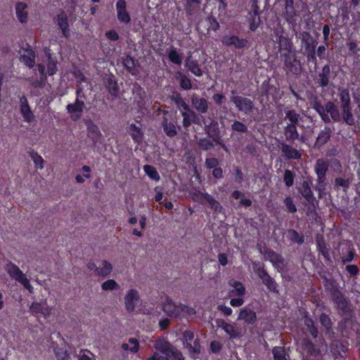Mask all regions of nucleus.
<instances>
[{"label": "nucleus", "instance_id": "f257e3e1", "mask_svg": "<svg viewBox=\"0 0 360 360\" xmlns=\"http://www.w3.org/2000/svg\"><path fill=\"white\" fill-rule=\"evenodd\" d=\"M309 103L325 123L341 122L340 109L333 101H328L323 105L316 96H312L309 98Z\"/></svg>", "mask_w": 360, "mask_h": 360}, {"label": "nucleus", "instance_id": "f03ea898", "mask_svg": "<svg viewBox=\"0 0 360 360\" xmlns=\"http://www.w3.org/2000/svg\"><path fill=\"white\" fill-rule=\"evenodd\" d=\"M155 352L148 360H185L182 352L165 338L153 341Z\"/></svg>", "mask_w": 360, "mask_h": 360}, {"label": "nucleus", "instance_id": "7ed1b4c3", "mask_svg": "<svg viewBox=\"0 0 360 360\" xmlns=\"http://www.w3.org/2000/svg\"><path fill=\"white\" fill-rule=\"evenodd\" d=\"M202 123L205 126V131L206 134L212 139V141L207 138L200 139L198 142L199 147L204 150H208L214 147L213 141H214L217 144L222 145L223 148L226 150V148L224 144L222 143V141L219 136L218 123L214 121L209 124H207L205 121H203Z\"/></svg>", "mask_w": 360, "mask_h": 360}, {"label": "nucleus", "instance_id": "20e7f679", "mask_svg": "<svg viewBox=\"0 0 360 360\" xmlns=\"http://www.w3.org/2000/svg\"><path fill=\"white\" fill-rule=\"evenodd\" d=\"M162 310L167 316L176 319H181L187 315L195 314L194 308L181 303L176 304L169 297H167L162 302Z\"/></svg>", "mask_w": 360, "mask_h": 360}, {"label": "nucleus", "instance_id": "39448f33", "mask_svg": "<svg viewBox=\"0 0 360 360\" xmlns=\"http://www.w3.org/2000/svg\"><path fill=\"white\" fill-rule=\"evenodd\" d=\"M328 167L329 162L323 158L317 159L314 165V172L317 176V186L316 190L319 192V198H321V194L326 188V174L328 170Z\"/></svg>", "mask_w": 360, "mask_h": 360}, {"label": "nucleus", "instance_id": "423d86ee", "mask_svg": "<svg viewBox=\"0 0 360 360\" xmlns=\"http://www.w3.org/2000/svg\"><path fill=\"white\" fill-rule=\"evenodd\" d=\"M281 58L283 61V68L293 75L299 74L301 69V63L297 59L295 51L290 53H281Z\"/></svg>", "mask_w": 360, "mask_h": 360}, {"label": "nucleus", "instance_id": "0eeeda50", "mask_svg": "<svg viewBox=\"0 0 360 360\" xmlns=\"http://www.w3.org/2000/svg\"><path fill=\"white\" fill-rule=\"evenodd\" d=\"M82 93V89L77 90V98L74 103H70L66 106V110L70 115V117L72 121L79 120L82 115L84 108V101L79 100L78 96Z\"/></svg>", "mask_w": 360, "mask_h": 360}, {"label": "nucleus", "instance_id": "6e6552de", "mask_svg": "<svg viewBox=\"0 0 360 360\" xmlns=\"http://www.w3.org/2000/svg\"><path fill=\"white\" fill-rule=\"evenodd\" d=\"M140 302L139 291L135 288H130L124 295V305L127 313H133Z\"/></svg>", "mask_w": 360, "mask_h": 360}, {"label": "nucleus", "instance_id": "1a4fd4ad", "mask_svg": "<svg viewBox=\"0 0 360 360\" xmlns=\"http://www.w3.org/2000/svg\"><path fill=\"white\" fill-rule=\"evenodd\" d=\"M231 101L235 105L237 110L245 114L250 113L254 108L253 101L246 97L241 96H232Z\"/></svg>", "mask_w": 360, "mask_h": 360}, {"label": "nucleus", "instance_id": "9d476101", "mask_svg": "<svg viewBox=\"0 0 360 360\" xmlns=\"http://www.w3.org/2000/svg\"><path fill=\"white\" fill-rule=\"evenodd\" d=\"M354 179V174L351 172L350 169L347 167L342 176H338L334 180V186L335 189H340V188L346 192L352 181Z\"/></svg>", "mask_w": 360, "mask_h": 360}, {"label": "nucleus", "instance_id": "9b49d317", "mask_svg": "<svg viewBox=\"0 0 360 360\" xmlns=\"http://www.w3.org/2000/svg\"><path fill=\"white\" fill-rule=\"evenodd\" d=\"M218 327L222 328L231 339L238 338L242 336V330L235 323H229L224 319L216 321Z\"/></svg>", "mask_w": 360, "mask_h": 360}, {"label": "nucleus", "instance_id": "f8f14e48", "mask_svg": "<svg viewBox=\"0 0 360 360\" xmlns=\"http://www.w3.org/2000/svg\"><path fill=\"white\" fill-rule=\"evenodd\" d=\"M255 271L258 277L261 278L264 285L272 292H276L277 284L276 281L269 275L266 270L262 266L254 267Z\"/></svg>", "mask_w": 360, "mask_h": 360}, {"label": "nucleus", "instance_id": "ddd939ff", "mask_svg": "<svg viewBox=\"0 0 360 360\" xmlns=\"http://www.w3.org/2000/svg\"><path fill=\"white\" fill-rule=\"evenodd\" d=\"M298 191L309 205L312 206L315 205L316 200L311 190L309 181H303Z\"/></svg>", "mask_w": 360, "mask_h": 360}, {"label": "nucleus", "instance_id": "4468645a", "mask_svg": "<svg viewBox=\"0 0 360 360\" xmlns=\"http://www.w3.org/2000/svg\"><path fill=\"white\" fill-rule=\"evenodd\" d=\"M4 268L10 277L18 283H20L26 277L20 268L11 261L7 262Z\"/></svg>", "mask_w": 360, "mask_h": 360}, {"label": "nucleus", "instance_id": "2eb2a0df", "mask_svg": "<svg viewBox=\"0 0 360 360\" xmlns=\"http://www.w3.org/2000/svg\"><path fill=\"white\" fill-rule=\"evenodd\" d=\"M191 101L195 110L201 114H205L208 111L209 101L198 94H193L191 96Z\"/></svg>", "mask_w": 360, "mask_h": 360}, {"label": "nucleus", "instance_id": "dca6fc26", "mask_svg": "<svg viewBox=\"0 0 360 360\" xmlns=\"http://www.w3.org/2000/svg\"><path fill=\"white\" fill-rule=\"evenodd\" d=\"M20 110L24 121L31 122L34 120V115L30 109L27 98L22 96L20 98Z\"/></svg>", "mask_w": 360, "mask_h": 360}, {"label": "nucleus", "instance_id": "f3484780", "mask_svg": "<svg viewBox=\"0 0 360 360\" xmlns=\"http://www.w3.org/2000/svg\"><path fill=\"white\" fill-rule=\"evenodd\" d=\"M197 196L201 200L202 203L206 202L214 212H221L222 207L220 203L210 194L207 193H199Z\"/></svg>", "mask_w": 360, "mask_h": 360}, {"label": "nucleus", "instance_id": "a211bd4d", "mask_svg": "<svg viewBox=\"0 0 360 360\" xmlns=\"http://www.w3.org/2000/svg\"><path fill=\"white\" fill-rule=\"evenodd\" d=\"M116 11L117 19L120 22L129 23L131 20L130 15L127 11V4L125 0H117L116 3Z\"/></svg>", "mask_w": 360, "mask_h": 360}, {"label": "nucleus", "instance_id": "6ab92c4d", "mask_svg": "<svg viewBox=\"0 0 360 360\" xmlns=\"http://www.w3.org/2000/svg\"><path fill=\"white\" fill-rule=\"evenodd\" d=\"M30 312L33 315L41 314L44 318H48L51 315V309L46 303L42 304L38 302H34L30 307Z\"/></svg>", "mask_w": 360, "mask_h": 360}, {"label": "nucleus", "instance_id": "aec40b11", "mask_svg": "<svg viewBox=\"0 0 360 360\" xmlns=\"http://www.w3.org/2000/svg\"><path fill=\"white\" fill-rule=\"evenodd\" d=\"M331 295L337 308L343 312L347 311V301L344 295L339 290L335 289L332 292Z\"/></svg>", "mask_w": 360, "mask_h": 360}, {"label": "nucleus", "instance_id": "412c9836", "mask_svg": "<svg viewBox=\"0 0 360 360\" xmlns=\"http://www.w3.org/2000/svg\"><path fill=\"white\" fill-rule=\"evenodd\" d=\"M281 150L283 156L288 160H300L302 158V153L291 146L282 143Z\"/></svg>", "mask_w": 360, "mask_h": 360}, {"label": "nucleus", "instance_id": "4be33fe9", "mask_svg": "<svg viewBox=\"0 0 360 360\" xmlns=\"http://www.w3.org/2000/svg\"><path fill=\"white\" fill-rule=\"evenodd\" d=\"M278 44V51L281 53H290L295 51L293 43L290 38L285 36L281 37L278 41H275Z\"/></svg>", "mask_w": 360, "mask_h": 360}, {"label": "nucleus", "instance_id": "5701e85b", "mask_svg": "<svg viewBox=\"0 0 360 360\" xmlns=\"http://www.w3.org/2000/svg\"><path fill=\"white\" fill-rule=\"evenodd\" d=\"M330 68L328 65H325L321 71L318 74L316 83L321 87H326L328 85L330 77Z\"/></svg>", "mask_w": 360, "mask_h": 360}, {"label": "nucleus", "instance_id": "b1692460", "mask_svg": "<svg viewBox=\"0 0 360 360\" xmlns=\"http://www.w3.org/2000/svg\"><path fill=\"white\" fill-rule=\"evenodd\" d=\"M331 134V129L329 127H325L324 129L318 134L314 147L320 149L330 140Z\"/></svg>", "mask_w": 360, "mask_h": 360}, {"label": "nucleus", "instance_id": "393cba45", "mask_svg": "<svg viewBox=\"0 0 360 360\" xmlns=\"http://www.w3.org/2000/svg\"><path fill=\"white\" fill-rule=\"evenodd\" d=\"M224 45L226 46H233L235 48L241 49L245 46L247 41L245 39H240L238 37L232 36H224L221 40Z\"/></svg>", "mask_w": 360, "mask_h": 360}, {"label": "nucleus", "instance_id": "a878e982", "mask_svg": "<svg viewBox=\"0 0 360 360\" xmlns=\"http://www.w3.org/2000/svg\"><path fill=\"white\" fill-rule=\"evenodd\" d=\"M238 319L243 320L248 324H253L257 321V314L250 309L243 308L240 310Z\"/></svg>", "mask_w": 360, "mask_h": 360}, {"label": "nucleus", "instance_id": "bb28decb", "mask_svg": "<svg viewBox=\"0 0 360 360\" xmlns=\"http://www.w3.org/2000/svg\"><path fill=\"white\" fill-rule=\"evenodd\" d=\"M301 36L302 41L304 44L305 50L309 53L314 54L316 42L314 40L311 35L307 32H302L301 33Z\"/></svg>", "mask_w": 360, "mask_h": 360}, {"label": "nucleus", "instance_id": "cd10ccee", "mask_svg": "<svg viewBox=\"0 0 360 360\" xmlns=\"http://www.w3.org/2000/svg\"><path fill=\"white\" fill-rule=\"evenodd\" d=\"M229 285L233 288L229 291V295L231 297H242L245 293V288L240 281L231 279L229 281Z\"/></svg>", "mask_w": 360, "mask_h": 360}, {"label": "nucleus", "instance_id": "c85d7f7f", "mask_svg": "<svg viewBox=\"0 0 360 360\" xmlns=\"http://www.w3.org/2000/svg\"><path fill=\"white\" fill-rule=\"evenodd\" d=\"M342 110L341 118L348 125H354L355 123L354 117L352 114V105L340 106Z\"/></svg>", "mask_w": 360, "mask_h": 360}, {"label": "nucleus", "instance_id": "c756f323", "mask_svg": "<svg viewBox=\"0 0 360 360\" xmlns=\"http://www.w3.org/2000/svg\"><path fill=\"white\" fill-rule=\"evenodd\" d=\"M283 133L286 141L294 142L299 139V133L297 129V126L294 124H288L284 127Z\"/></svg>", "mask_w": 360, "mask_h": 360}, {"label": "nucleus", "instance_id": "7c9ffc66", "mask_svg": "<svg viewBox=\"0 0 360 360\" xmlns=\"http://www.w3.org/2000/svg\"><path fill=\"white\" fill-rule=\"evenodd\" d=\"M57 24L61 29L64 37H68L70 35L69 24L68 18L64 12H61L57 16Z\"/></svg>", "mask_w": 360, "mask_h": 360}, {"label": "nucleus", "instance_id": "2f4dec72", "mask_svg": "<svg viewBox=\"0 0 360 360\" xmlns=\"http://www.w3.org/2000/svg\"><path fill=\"white\" fill-rule=\"evenodd\" d=\"M285 11L283 13L284 18L287 21H290L296 15V10L294 6V0H284Z\"/></svg>", "mask_w": 360, "mask_h": 360}, {"label": "nucleus", "instance_id": "473e14b6", "mask_svg": "<svg viewBox=\"0 0 360 360\" xmlns=\"http://www.w3.org/2000/svg\"><path fill=\"white\" fill-rule=\"evenodd\" d=\"M112 265L107 260H103L97 270V276L102 277L108 276L112 271Z\"/></svg>", "mask_w": 360, "mask_h": 360}, {"label": "nucleus", "instance_id": "72a5a7b5", "mask_svg": "<svg viewBox=\"0 0 360 360\" xmlns=\"http://www.w3.org/2000/svg\"><path fill=\"white\" fill-rule=\"evenodd\" d=\"M165 133L169 137H174L177 134L176 127L174 123L169 122L168 119L165 117L162 122Z\"/></svg>", "mask_w": 360, "mask_h": 360}, {"label": "nucleus", "instance_id": "f704fd0d", "mask_svg": "<svg viewBox=\"0 0 360 360\" xmlns=\"http://www.w3.org/2000/svg\"><path fill=\"white\" fill-rule=\"evenodd\" d=\"M27 6L26 4L20 2L16 4L15 11L18 19L21 22H26L27 20Z\"/></svg>", "mask_w": 360, "mask_h": 360}, {"label": "nucleus", "instance_id": "c9c22d12", "mask_svg": "<svg viewBox=\"0 0 360 360\" xmlns=\"http://www.w3.org/2000/svg\"><path fill=\"white\" fill-rule=\"evenodd\" d=\"M121 348L125 351H130L131 353H136L139 349V342L136 338H129L128 342H124L121 345Z\"/></svg>", "mask_w": 360, "mask_h": 360}, {"label": "nucleus", "instance_id": "e433bc0d", "mask_svg": "<svg viewBox=\"0 0 360 360\" xmlns=\"http://www.w3.org/2000/svg\"><path fill=\"white\" fill-rule=\"evenodd\" d=\"M35 53L32 50H26L25 53L21 55L20 60L29 68L34 67L35 64Z\"/></svg>", "mask_w": 360, "mask_h": 360}, {"label": "nucleus", "instance_id": "4c0bfd02", "mask_svg": "<svg viewBox=\"0 0 360 360\" xmlns=\"http://www.w3.org/2000/svg\"><path fill=\"white\" fill-rule=\"evenodd\" d=\"M185 66L195 76L201 77L202 75V71L198 61L191 60L190 58H188L185 62Z\"/></svg>", "mask_w": 360, "mask_h": 360}, {"label": "nucleus", "instance_id": "58836bf2", "mask_svg": "<svg viewBox=\"0 0 360 360\" xmlns=\"http://www.w3.org/2000/svg\"><path fill=\"white\" fill-rule=\"evenodd\" d=\"M87 130L89 136L94 142H98L101 136V133L98 127L93 122H90L87 125Z\"/></svg>", "mask_w": 360, "mask_h": 360}, {"label": "nucleus", "instance_id": "ea45409f", "mask_svg": "<svg viewBox=\"0 0 360 360\" xmlns=\"http://www.w3.org/2000/svg\"><path fill=\"white\" fill-rule=\"evenodd\" d=\"M129 131L133 140L135 142L139 143L142 141L143 134L139 127L134 124H131L129 126Z\"/></svg>", "mask_w": 360, "mask_h": 360}, {"label": "nucleus", "instance_id": "a19ab883", "mask_svg": "<svg viewBox=\"0 0 360 360\" xmlns=\"http://www.w3.org/2000/svg\"><path fill=\"white\" fill-rule=\"evenodd\" d=\"M171 99L177 108L181 111L182 110H190V106L186 103L184 99L181 97V94L176 93L171 97Z\"/></svg>", "mask_w": 360, "mask_h": 360}, {"label": "nucleus", "instance_id": "79ce46f5", "mask_svg": "<svg viewBox=\"0 0 360 360\" xmlns=\"http://www.w3.org/2000/svg\"><path fill=\"white\" fill-rule=\"evenodd\" d=\"M274 360H289V356L283 347H275L272 349Z\"/></svg>", "mask_w": 360, "mask_h": 360}, {"label": "nucleus", "instance_id": "37998d69", "mask_svg": "<svg viewBox=\"0 0 360 360\" xmlns=\"http://www.w3.org/2000/svg\"><path fill=\"white\" fill-rule=\"evenodd\" d=\"M120 285L114 279H108L101 284L103 291H112L120 290Z\"/></svg>", "mask_w": 360, "mask_h": 360}, {"label": "nucleus", "instance_id": "c03bdc74", "mask_svg": "<svg viewBox=\"0 0 360 360\" xmlns=\"http://www.w3.org/2000/svg\"><path fill=\"white\" fill-rule=\"evenodd\" d=\"M136 61L131 56H127L124 60L123 64L127 70H128L132 75H135L137 72L136 68Z\"/></svg>", "mask_w": 360, "mask_h": 360}, {"label": "nucleus", "instance_id": "a18cd8bd", "mask_svg": "<svg viewBox=\"0 0 360 360\" xmlns=\"http://www.w3.org/2000/svg\"><path fill=\"white\" fill-rule=\"evenodd\" d=\"M330 167L333 172L337 175H342L345 172V169L338 159H333L331 160Z\"/></svg>", "mask_w": 360, "mask_h": 360}, {"label": "nucleus", "instance_id": "49530a36", "mask_svg": "<svg viewBox=\"0 0 360 360\" xmlns=\"http://www.w3.org/2000/svg\"><path fill=\"white\" fill-rule=\"evenodd\" d=\"M106 88L108 89L109 93L115 96H117L119 91V87L117 82L112 77H109L106 82Z\"/></svg>", "mask_w": 360, "mask_h": 360}, {"label": "nucleus", "instance_id": "de8ad7c7", "mask_svg": "<svg viewBox=\"0 0 360 360\" xmlns=\"http://www.w3.org/2000/svg\"><path fill=\"white\" fill-rule=\"evenodd\" d=\"M30 155L37 168L42 169L44 165L43 158L35 151H31Z\"/></svg>", "mask_w": 360, "mask_h": 360}, {"label": "nucleus", "instance_id": "09e8293b", "mask_svg": "<svg viewBox=\"0 0 360 360\" xmlns=\"http://www.w3.org/2000/svg\"><path fill=\"white\" fill-rule=\"evenodd\" d=\"M339 96L341 103L340 106H348L351 105V98L348 89H342V90H340Z\"/></svg>", "mask_w": 360, "mask_h": 360}, {"label": "nucleus", "instance_id": "8fccbe9b", "mask_svg": "<svg viewBox=\"0 0 360 360\" xmlns=\"http://www.w3.org/2000/svg\"><path fill=\"white\" fill-rule=\"evenodd\" d=\"M285 118L288 119L290 122L289 124H294L297 126L300 120V115L295 110H290L286 112Z\"/></svg>", "mask_w": 360, "mask_h": 360}, {"label": "nucleus", "instance_id": "3c124183", "mask_svg": "<svg viewBox=\"0 0 360 360\" xmlns=\"http://www.w3.org/2000/svg\"><path fill=\"white\" fill-rule=\"evenodd\" d=\"M143 170L150 179L159 181L160 175L153 166L146 165L143 166Z\"/></svg>", "mask_w": 360, "mask_h": 360}, {"label": "nucleus", "instance_id": "603ef678", "mask_svg": "<svg viewBox=\"0 0 360 360\" xmlns=\"http://www.w3.org/2000/svg\"><path fill=\"white\" fill-rule=\"evenodd\" d=\"M179 75V85L184 90H189L192 89L191 80L188 78L184 74L178 72Z\"/></svg>", "mask_w": 360, "mask_h": 360}, {"label": "nucleus", "instance_id": "864d4df0", "mask_svg": "<svg viewBox=\"0 0 360 360\" xmlns=\"http://www.w3.org/2000/svg\"><path fill=\"white\" fill-rule=\"evenodd\" d=\"M288 237L293 243L298 244H302L304 243V237L300 236L297 231L294 229H290L288 231Z\"/></svg>", "mask_w": 360, "mask_h": 360}, {"label": "nucleus", "instance_id": "5fc2aeb1", "mask_svg": "<svg viewBox=\"0 0 360 360\" xmlns=\"http://www.w3.org/2000/svg\"><path fill=\"white\" fill-rule=\"evenodd\" d=\"M318 249L319 252L323 255L326 261L331 262L329 248L326 246V243L323 241L318 243Z\"/></svg>", "mask_w": 360, "mask_h": 360}, {"label": "nucleus", "instance_id": "6e6d98bb", "mask_svg": "<svg viewBox=\"0 0 360 360\" xmlns=\"http://www.w3.org/2000/svg\"><path fill=\"white\" fill-rule=\"evenodd\" d=\"M168 58L174 64L181 65L182 63V58L175 49H172L169 51Z\"/></svg>", "mask_w": 360, "mask_h": 360}, {"label": "nucleus", "instance_id": "4d7b16f0", "mask_svg": "<svg viewBox=\"0 0 360 360\" xmlns=\"http://www.w3.org/2000/svg\"><path fill=\"white\" fill-rule=\"evenodd\" d=\"M295 174L289 169H285L284 172L283 181L288 187H290L294 184Z\"/></svg>", "mask_w": 360, "mask_h": 360}, {"label": "nucleus", "instance_id": "13d9d810", "mask_svg": "<svg viewBox=\"0 0 360 360\" xmlns=\"http://www.w3.org/2000/svg\"><path fill=\"white\" fill-rule=\"evenodd\" d=\"M304 325L308 328L309 333L314 338H316L318 335V330L315 327L312 319L306 317L304 319Z\"/></svg>", "mask_w": 360, "mask_h": 360}, {"label": "nucleus", "instance_id": "bf43d9fd", "mask_svg": "<svg viewBox=\"0 0 360 360\" xmlns=\"http://www.w3.org/2000/svg\"><path fill=\"white\" fill-rule=\"evenodd\" d=\"M231 129L240 133H247L248 131V127L244 123L237 120L231 124Z\"/></svg>", "mask_w": 360, "mask_h": 360}, {"label": "nucleus", "instance_id": "052dcab7", "mask_svg": "<svg viewBox=\"0 0 360 360\" xmlns=\"http://www.w3.org/2000/svg\"><path fill=\"white\" fill-rule=\"evenodd\" d=\"M57 62L53 60L50 56L48 57V63H47V73L49 75H53L56 74L57 71Z\"/></svg>", "mask_w": 360, "mask_h": 360}, {"label": "nucleus", "instance_id": "680f3d73", "mask_svg": "<svg viewBox=\"0 0 360 360\" xmlns=\"http://www.w3.org/2000/svg\"><path fill=\"white\" fill-rule=\"evenodd\" d=\"M54 352L58 360H68L70 356L67 351L63 348H54Z\"/></svg>", "mask_w": 360, "mask_h": 360}, {"label": "nucleus", "instance_id": "e2e57ef3", "mask_svg": "<svg viewBox=\"0 0 360 360\" xmlns=\"http://www.w3.org/2000/svg\"><path fill=\"white\" fill-rule=\"evenodd\" d=\"M283 202H284L285 205L286 206V208L289 212L295 213L297 212V207H296L295 205L294 204L293 200L291 197H290V196L286 197L284 199Z\"/></svg>", "mask_w": 360, "mask_h": 360}, {"label": "nucleus", "instance_id": "0e129e2a", "mask_svg": "<svg viewBox=\"0 0 360 360\" xmlns=\"http://www.w3.org/2000/svg\"><path fill=\"white\" fill-rule=\"evenodd\" d=\"M185 347L188 348L191 353L199 354L200 352V345L199 341L197 340L193 342V344L188 342V344L185 345Z\"/></svg>", "mask_w": 360, "mask_h": 360}, {"label": "nucleus", "instance_id": "69168bd1", "mask_svg": "<svg viewBox=\"0 0 360 360\" xmlns=\"http://www.w3.org/2000/svg\"><path fill=\"white\" fill-rule=\"evenodd\" d=\"M320 322L321 325L328 330L332 328V321L330 317L326 314H322L320 316Z\"/></svg>", "mask_w": 360, "mask_h": 360}, {"label": "nucleus", "instance_id": "338daca9", "mask_svg": "<svg viewBox=\"0 0 360 360\" xmlns=\"http://www.w3.org/2000/svg\"><path fill=\"white\" fill-rule=\"evenodd\" d=\"M95 356L89 350L82 349L79 354V360H95Z\"/></svg>", "mask_w": 360, "mask_h": 360}, {"label": "nucleus", "instance_id": "774afa93", "mask_svg": "<svg viewBox=\"0 0 360 360\" xmlns=\"http://www.w3.org/2000/svg\"><path fill=\"white\" fill-rule=\"evenodd\" d=\"M265 257L268 258L272 263H278L281 262L280 256L274 251L268 250L265 252Z\"/></svg>", "mask_w": 360, "mask_h": 360}]
</instances>
